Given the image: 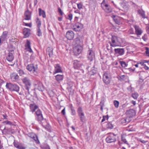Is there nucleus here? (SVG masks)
Segmentation results:
<instances>
[{"mask_svg":"<svg viewBox=\"0 0 149 149\" xmlns=\"http://www.w3.org/2000/svg\"><path fill=\"white\" fill-rule=\"evenodd\" d=\"M10 77L12 81H15L19 79V77L17 74L15 73L10 74Z\"/></svg>","mask_w":149,"mask_h":149,"instance_id":"a211bd4d","label":"nucleus"},{"mask_svg":"<svg viewBox=\"0 0 149 149\" xmlns=\"http://www.w3.org/2000/svg\"><path fill=\"white\" fill-rule=\"evenodd\" d=\"M5 123L6 124H11V122L10 121L7 120L6 121H5Z\"/></svg>","mask_w":149,"mask_h":149,"instance_id":"774afa93","label":"nucleus"},{"mask_svg":"<svg viewBox=\"0 0 149 149\" xmlns=\"http://www.w3.org/2000/svg\"><path fill=\"white\" fill-rule=\"evenodd\" d=\"M140 141H141V143H146L148 141H145L144 140H140Z\"/></svg>","mask_w":149,"mask_h":149,"instance_id":"0e129e2a","label":"nucleus"},{"mask_svg":"<svg viewBox=\"0 0 149 149\" xmlns=\"http://www.w3.org/2000/svg\"><path fill=\"white\" fill-rule=\"evenodd\" d=\"M116 140V135L113 133L110 134L106 139V142L108 143L115 142Z\"/></svg>","mask_w":149,"mask_h":149,"instance_id":"0eeeda50","label":"nucleus"},{"mask_svg":"<svg viewBox=\"0 0 149 149\" xmlns=\"http://www.w3.org/2000/svg\"><path fill=\"white\" fill-rule=\"evenodd\" d=\"M120 64L121 66L123 68L125 69H127V66L128 65L124 61H120Z\"/></svg>","mask_w":149,"mask_h":149,"instance_id":"473e14b6","label":"nucleus"},{"mask_svg":"<svg viewBox=\"0 0 149 149\" xmlns=\"http://www.w3.org/2000/svg\"><path fill=\"white\" fill-rule=\"evenodd\" d=\"M111 80V76L109 74L107 73H105L103 76V81L106 85L109 84Z\"/></svg>","mask_w":149,"mask_h":149,"instance_id":"423d86ee","label":"nucleus"},{"mask_svg":"<svg viewBox=\"0 0 149 149\" xmlns=\"http://www.w3.org/2000/svg\"><path fill=\"white\" fill-rule=\"evenodd\" d=\"M30 137L33 138L36 143L38 144L40 143V141L38 139L37 136L36 134H33L31 135Z\"/></svg>","mask_w":149,"mask_h":149,"instance_id":"393cba45","label":"nucleus"},{"mask_svg":"<svg viewBox=\"0 0 149 149\" xmlns=\"http://www.w3.org/2000/svg\"><path fill=\"white\" fill-rule=\"evenodd\" d=\"M36 34L37 35L39 36H42V33L41 31V30L40 29V27L37 28Z\"/></svg>","mask_w":149,"mask_h":149,"instance_id":"72a5a7b5","label":"nucleus"},{"mask_svg":"<svg viewBox=\"0 0 149 149\" xmlns=\"http://www.w3.org/2000/svg\"><path fill=\"white\" fill-rule=\"evenodd\" d=\"M114 51L116 54H118L120 55H122L124 53V49L123 48L115 49Z\"/></svg>","mask_w":149,"mask_h":149,"instance_id":"dca6fc26","label":"nucleus"},{"mask_svg":"<svg viewBox=\"0 0 149 149\" xmlns=\"http://www.w3.org/2000/svg\"><path fill=\"white\" fill-rule=\"evenodd\" d=\"M58 13L60 14L61 15H62L63 14V13L62 12L61 8L60 7H58Z\"/></svg>","mask_w":149,"mask_h":149,"instance_id":"864d4df0","label":"nucleus"},{"mask_svg":"<svg viewBox=\"0 0 149 149\" xmlns=\"http://www.w3.org/2000/svg\"><path fill=\"white\" fill-rule=\"evenodd\" d=\"M138 64H141L142 65L144 66L145 64H144V63L143 61H142L140 63H138Z\"/></svg>","mask_w":149,"mask_h":149,"instance_id":"338daca9","label":"nucleus"},{"mask_svg":"<svg viewBox=\"0 0 149 149\" xmlns=\"http://www.w3.org/2000/svg\"><path fill=\"white\" fill-rule=\"evenodd\" d=\"M97 72V69L95 68L94 67L92 68L89 74L91 75H94Z\"/></svg>","mask_w":149,"mask_h":149,"instance_id":"c85d7f7f","label":"nucleus"},{"mask_svg":"<svg viewBox=\"0 0 149 149\" xmlns=\"http://www.w3.org/2000/svg\"><path fill=\"white\" fill-rule=\"evenodd\" d=\"M142 38L143 39V40L146 41L148 39L147 38V35L145 34L142 37Z\"/></svg>","mask_w":149,"mask_h":149,"instance_id":"5fc2aeb1","label":"nucleus"},{"mask_svg":"<svg viewBox=\"0 0 149 149\" xmlns=\"http://www.w3.org/2000/svg\"><path fill=\"white\" fill-rule=\"evenodd\" d=\"M63 77L64 76L63 75L58 74L55 76L56 79L58 82L62 80Z\"/></svg>","mask_w":149,"mask_h":149,"instance_id":"a878e982","label":"nucleus"},{"mask_svg":"<svg viewBox=\"0 0 149 149\" xmlns=\"http://www.w3.org/2000/svg\"><path fill=\"white\" fill-rule=\"evenodd\" d=\"M146 29L147 33L149 34V25L147 26Z\"/></svg>","mask_w":149,"mask_h":149,"instance_id":"052dcab7","label":"nucleus"},{"mask_svg":"<svg viewBox=\"0 0 149 149\" xmlns=\"http://www.w3.org/2000/svg\"><path fill=\"white\" fill-rule=\"evenodd\" d=\"M88 58L90 61H92L95 58V54L94 52L91 49H89L88 52Z\"/></svg>","mask_w":149,"mask_h":149,"instance_id":"9d476101","label":"nucleus"},{"mask_svg":"<svg viewBox=\"0 0 149 149\" xmlns=\"http://www.w3.org/2000/svg\"><path fill=\"white\" fill-rule=\"evenodd\" d=\"M81 121L82 122H84L85 121V117L84 115L79 116Z\"/></svg>","mask_w":149,"mask_h":149,"instance_id":"ea45409f","label":"nucleus"},{"mask_svg":"<svg viewBox=\"0 0 149 149\" xmlns=\"http://www.w3.org/2000/svg\"><path fill=\"white\" fill-rule=\"evenodd\" d=\"M77 6L78 8L79 9H80L81 8H82V5L81 4L79 3H77Z\"/></svg>","mask_w":149,"mask_h":149,"instance_id":"6e6d98bb","label":"nucleus"},{"mask_svg":"<svg viewBox=\"0 0 149 149\" xmlns=\"http://www.w3.org/2000/svg\"><path fill=\"white\" fill-rule=\"evenodd\" d=\"M19 143H20L17 142H14L13 143L14 146L15 147L17 148Z\"/></svg>","mask_w":149,"mask_h":149,"instance_id":"8fccbe9b","label":"nucleus"},{"mask_svg":"<svg viewBox=\"0 0 149 149\" xmlns=\"http://www.w3.org/2000/svg\"><path fill=\"white\" fill-rule=\"evenodd\" d=\"M111 42L110 43L111 46L112 47L120 46L121 45L122 40L115 36H112L111 38Z\"/></svg>","mask_w":149,"mask_h":149,"instance_id":"f03ea898","label":"nucleus"},{"mask_svg":"<svg viewBox=\"0 0 149 149\" xmlns=\"http://www.w3.org/2000/svg\"><path fill=\"white\" fill-rule=\"evenodd\" d=\"M126 114L128 117L130 118L132 117L135 115V112L133 109H130L127 111Z\"/></svg>","mask_w":149,"mask_h":149,"instance_id":"4468645a","label":"nucleus"},{"mask_svg":"<svg viewBox=\"0 0 149 149\" xmlns=\"http://www.w3.org/2000/svg\"><path fill=\"white\" fill-rule=\"evenodd\" d=\"M104 10L107 13H110L111 11V9L109 7L108 8H105Z\"/></svg>","mask_w":149,"mask_h":149,"instance_id":"c03bdc74","label":"nucleus"},{"mask_svg":"<svg viewBox=\"0 0 149 149\" xmlns=\"http://www.w3.org/2000/svg\"><path fill=\"white\" fill-rule=\"evenodd\" d=\"M144 66V68L146 70H148L149 69V68L147 66L146 64H145L143 66Z\"/></svg>","mask_w":149,"mask_h":149,"instance_id":"69168bd1","label":"nucleus"},{"mask_svg":"<svg viewBox=\"0 0 149 149\" xmlns=\"http://www.w3.org/2000/svg\"><path fill=\"white\" fill-rule=\"evenodd\" d=\"M36 23L37 25V28L40 27L41 25V23L40 20L38 18H37Z\"/></svg>","mask_w":149,"mask_h":149,"instance_id":"58836bf2","label":"nucleus"},{"mask_svg":"<svg viewBox=\"0 0 149 149\" xmlns=\"http://www.w3.org/2000/svg\"><path fill=\"white\" fill-rule=\"evenodd\" d=\"M23 34L25 37H27L30 34V30L28 28H24L23 29Z\"/></svg>","mask_w":149,"mask_h":149,"instance_id":"412c9836","label":"nucleus"},{"mask_svg":"<svg viewBox=\"0 0 149 149\" xmlns=\"http://www.w3.org/2000/svg\"><path fill=\"white\" fill-rule=\"evenodd\" d=\"M26 147L23 146V145L20 143L19 145L18 146L17 148L19 149H26Z\"/></svg>","mask_w":149,"mask_h":149,"instance_id":"79ce46f5","label":"nucleus"},{"mask_svg":"<svg viewBox=\"0 0 149 149\" xmlns=\"http://www.w3.org/2000/svg\"><path fill=\"white\" fill-rule=\"evenodd\" d=\"M106 127L107 128L109 129H111L113 127V125L111 123H108Z\"/></svg>","mask_w":149,"mask_h":149,"instance_id":"c9c22d12","label":"nucleus"},{"mask_svg":"<svg viewBox=\"0 0 149 149\" xmlns=\"http://www.w3.org/2000/svg\"><path fill=\"white\" fill-rule=\"evenodd\" d=\"M128 120V118H126L125 119H123L121 120V123L123 124H124L125 123H128L130 122V120L127 121Z\"/></svg>","mask_w":149,"mask_h":149,"instance_id":"4c0bfd02","label":"nucleus"},{"mask_svg":"<svg viewBox=\"0 0 149 149\" xmlns=\"http://www.w3.org/2000/svg\"><path fill=\"white\" fill-rule=\"evenodd\" d=\"M77 112L78 113L79 116H83V115H84V113L83 112L82 109L81 107H79L78 108Z\"/></svg>","mask_w":149,"mask_h":149,"instance_id":"bb28decb","label":"nucleus"},{"mask_svg":"<svg viewBox=\"0 0 149 149\" xmlns=\"http://www.w3.org/2000/svg\"><path fill=\"white\" fill-rule=\"evenodd\" d=\"M126 79V76L125 75H122L120 77V79L121 80H124Z\"/></svg>","mask_w":149,"mask_h":149,"instance_id":"3c124183","label":"nucleus"},{"mask_svg":"<svg viewBox=\"0 0 149 149\" xmlns=\"http://www.w3.org/2000/svg\"><path fill=\"white\" fill-rule=\"evenodd\" d=\"M25 47H26L25 49L27 51H29V52H33V51L31 47L30 42L28 40H27L26 42L25 45Z\"/></svg>","mask_w":149,"mask_h":149,"instance_id":"f3484780","label":"nucleus"},{"mask_svg":"<svg viewBox=\"0 0 149 149\" xmlns=\"http://www.w3.org/2000/svg\"><path fill=\"white\" fill-rule=\"evenodd\" d=\"M24 19L26 20H29L31 19V12L28 10L26 11L24 13Z\"/></svg>","mask_w":149,"mask_h":149,"instance_id":"2eb2a0df","label":"nucleus"},{"mask_svg":"<svg viewBox=\"0 0 149 149\" xmlns=\"http://www.w3.org/2000/svg\"><path fill=\"white\" fill-rule=\"evenodd\" d=\"M26 69L29 71L30 72L32 71L34 73L37 70V65H36L35 66H34L33 64H29L27 66Z\"/></svg>","mask_w":149,"mask_h":149,"instance_id":"1a4fd4ad","label":"nucleus"},{"mask_svg":"<svg viewBox=\"0 0 149 149\" xmlns=\"http://www.w3.org/2000/svg\"><path fill=\"white\" fill-rule=\"evenodd\" d=\"M38 10L40 16L42 15L43 18H45L46 17V15L45 12L44 11L42 10L41 8H39L38 9Z\"/></svg>","mask_w":149,"mask_h":149,"instance_id":"7c9ffc66","label":"nucleus"},{"mask_svg":"<svg viewBox=\"0 0 149 149\" xmlns=\"http://www.w3.org/2000/svg\"><path fill=\"white\" fill-rule=\"evenodd\" d=\"M113 104L115 107L118 108L119 107V101L117 100H114L113 101Z\"/></svg>","mask_w":149,"mask_h":149,"instance_id":"e433bc0d","label":"nucleus"},{"mask_svg":"<svg viewBox=\"0 0 149 149\" xmlns=\"http://www.w3.org/2000/svg\"><path fill=\"white\" fill-rule=\"evenodd\" d=\"M38 89L40 91H42L43 89L42 84L40 81H38L37 84H36Z\"/></svg>","mask_w":149,"mask_h":149,"instance_id":"b1692460","label":"nucleus"},{"mask_svg":"<svg viewBox=\"0 0 149 149\" xmlns=\"http://www.w3.org/2000/svg\"><path fill=\"white\" fill-rule=\"evenodd\" d=\"M122 141L123 142H124L125 143L129 145V143H127V141H126V139L124 138L123 137H121Z\"/></svg>","mask_w":149,"mask_h":149,"instance_id":"de8ad7c7","label":"nucleus"},{"mask_svg":"<svg viewBox=\"0 0 149 149\" xmlns=\"http://www.w3.org/2000/svg\"><path fill=\"white\" fill-rule=\"evenodd\" d=\"M14 52L12 51L11 52H9L8 53V55L6 57V58L8 61L11 63L10 64H8V65L13 66L15 64V62H12L14 59Z\"/></svg>","mask_w":149,"mask_h":149,"instance_id":"39448f33","label":"nucleus"},{"mask_svg":"<svg viewBox=\"0 0 149 149\" xmlns=\"http://www.w3.org/2000/svg\"><path fill=\"white\" fill-rule=\"evenodd\" d=\"M24 25L26 26H29L30 27H31V23L28 24L24 22Z\"/></svg>","mask_w":149,"mask_h":149,"instance_id":"13d9d810","label":"nucleus"},{"mask_svg":"<svg viewBox=\"0 0 149 149\" xmlns=\"http://www.w3.org/2000/svg\"><path fill=\"white\" fill-rule=\"evenodd\" d=\"M146 51L145 52L146 56H149V49L148 47H146Z\"/></svg>","mask_w":149,"mask_h":149,"instance_id":"a18cd8bd","label":"nucleus"},{"mask_svg":"<svg viewBox=\"0 0 149 149\" xmlns=\"http://www.w3.org/2000/svg\"><path fill=\"white\" fill-rule=\"evenodd\" d=\"M65 108H64L61 111V113L63 115H65Z\"/></svg>","mask_w":149,"mask_h":149,"instance_id":"e2e57ef3","label":"nucleus"},{"mask_svg":"<svg viewBox=\"0 0 149 149\" xmlns=\"http://www.w3.org/2000/svg\"><path fill=\"white\" fill-rule=\"evenodd\" d=\"M138 96V94L136 93H132V96L134 99H137Z\"/></svg>","mask_w":149,"mask_h":149,"instance_id":"a19ab883","label":"nucleus"},{"mask_svg":"<svg viewBox=\"0 0 149 149\" xmlns=\"http://www.w3.org/2000/svg\"><path fill=\"white\" fill-rule=\"evenodd\" d=\"M74 36V32L71 31H69L66 34V37L68 39L71 40L72 39Z\"/></svg>","mask_w":149,"mask_h":149,"instance_id":"ddd939ff","label":"nucleus"},{"mask_svg":"<svg viewBox=\"0 0 149 149\" xmlns=\"http://www.w3.org/2000/svg\"><path fill=\"white\" fill-rule=\"evenodd\" d=\"M75 41L77 45H81L82 46L83 40L79 38H76L75 39Z\"/></svg>","mask_w":149,"mask_h":149,"instance_id":"cd10ccee","label":"nucleus"},{"mask_svg":"<svg viewBox=\"0 0 149 149\" xmlns=\"http://www.w3.org/2000/svg\"><path fill=\"white\" fill-rule=\"evenodd\" d=\"M18 73L20 76H22L25 74L24 71L22 70H19L18 71Z\"/></svg>","mask_w":149,"mask_h":149,"instance_id":"37998d69","label":"nucleus"},{"mask_svg":"<svg viewBox=\"0 0 149 149\" xmlns=\"http://www.w3.org/2000/svg\"><path fill=\"white\" fill-rule=\"evenodd\" d=\"M99 105L100 107V109L102 111H103V106L104 105V103H102V102H100V104H99Z\"/></svg>","mask_w":149,"mask_h":149,"instance_id":"09e8293b","label":"nucleus"},{"mask_svg":"<svg viewBox=\"0 0 149 149\" xmlns=\"http://www.w3.org/2000/svg\"><path fill=\"white\" fill-rule=\"evenodd\" d=\"M5 83V81L3 80L0 79V86H1V85L4 83Z\"/></svg>","mask_w":149,"mask_h":149,"instance_id":"680f3d73","label":"nucleus"},{"mask_svg":"<svg viewBox=\"0 0 149 149\" xmlns=\"http://www.w3.org/2000/svg\"><path fill=\"white\" fill-rule=\"evenodd\" d=\"M22 81L25 85V89L28 91L29 93V90L31 86V81L27 77H24L22 79Z\"/></svg>","mask_w":149,"mask_h":149,"instance_id":"7ed1b4c3","label":"nucleus"},{"mask_svg":"<svg viewBox=\"0 0 149 149\" xmlns=\"http://www.w3.org/2000/svg\"><path fill=\"white\" fill-rule=\"evenodd\" d=\"M113 19L116 23L118 24H120V19L119 17H116L115 16H113Z\"/></svg>","mask_w":149,"mask_h":149,"instance_id":"2f4dec72","label":"nucleus"},{"mask_svg":"<svg viewBox=\"0 0 149 149\" xmlns=\"http://www.w3.org/2000/svg\"><path fill=\"white\" fill-rule=\"evenodd\" d=\"M71 111H72V115H75V111L74 110V109H71Z\"/></svg>","mask_w":149,"mask_h":149,"instance_id":"bf43d9fd","label":"nucleus"},{"mask_svg":"<svg viewBox=\"0 0 149 149\" xmlns=\"http://www.w3.org/2000/svg\"><path fill=\"white\" fill-rule=\"evenodd\" d=\"M108 119V116H104L103 117V118L102 120V122H103L106 119Z\"/></svg>","mask_w":149,"mask_h":149,"instance_id":"603ef678","label":"nucleus"},{"mask_svg":"<svg viewBox=\"0 0 149 149\" xmlns=\"http://www.w3.org/2000/svg\"><path fill=\"white\" fill-rule=\"evenodd\" d=\"M31 111L32 112L35 111L36 109L38 108V106L36 105L35 104H31L30 105Z\"/></svg>","mask_w":149,"mask_h":149,"instance_id":"5701e85b","label":"nucleus"},{"mask_svg":"<svg viewBox=\"0 0 149 149\" xmlns=\"http://www.w3.org/2000/svg\"><path fill=\"white\" fill-rule=\"evenodd\" d=\"M82 49L81 45H77L73 48V52L75 55H77L81 53Z\"/></svg>","mask_w":149,"mask_h":149,"instance_id":"6e6552de","label":"nucleus"},{"mask_svg":"<svg viewBox=\"0 0 149 149\" xmlns=\"http://www.w3.org/2000/svg\"><path fill=\"white\" fill-rule=\"evenodd\" d=\"M54 74L57 73L62 72L61 68L59 64H56L54 66Z\"/></svg>","mask_w":149,"mask_h":149,"instance_id":"6ab92c4d","label":"nucleus"},{"mask_svg":"<svg viewBox=\"0 0 149 149\" xmlns=\"http://www.w3.org/2000/svg\"><path fill=\"white\" fill-rule=\"evenodd\" d=\"M36 119L42 126H45L46 123V119L43 117L42 111L39 109H38L35 113Z\"/></svg>","mask_w":149,"mask_h":149,"instance_id":"f257e3e1","label":"nucleus"},{"mask_svg":"<svg viewBox=\"0 0 149 149\" xmlns=\"http://www.w3.org/2000/svg\"><path fill=\"white\" fill-rule=\"evenodd\" d=\"M128 105V104L127 103H125L123 104L122 105V107L123 109L127 107V105Z\"/></svg>","mask_w":149,"mask_h":149,"instance_id":"4d7b16f0","label":"nucleus"},{"mask_svg":"<svg viewBox=\"0 0 149 149\" xmlns=\"http://www.w3.org/2000/svg\"><path fill=\"white\" fill-rule=\"evenodd\" d=\"M134 28L135 30L136 34L138 35H141L142 32L141 29L137 25H135Z\"/></svg>","mask_w":149,"mask_h":149,"instance_id":"4be33fe9","label":"nucleus"},{"mask_svg":"<svg viewBox=\"0 0 149 149\" xmlns=\"http://www.w3.org/2000/svg\"><path fill=\"white\" fill-rule=\"evenodd\" d=\"M73 64L74 68L75 69H79L81 68H82V67L84 66L82 63L77 60L74 61Z\"/></svg>","mask_w":149,"mask_h":149,"instance_id":"9b49d317","label":"nucleus"},{"mask_svg":"<svg viewBox=\"0 0 149 149\" xmlns=\"http://www.w3.org/2000/svg\"><path fill=\"white\" fill-rule=\"evenodd\" d=\"M72 18V14L71 13H70L68 15V17H67V19L71 21Z\"/></svg>","mask_w":149,"mask_h":149,"instance_id":"49530a36","label":"nucleus"},{"mask_svg":"<svg viewBox=\"0 0 149 149\" xmlns=\"http://www.w3.org/2000/svg\"><path fill=\"white\" fill-rule=\"evenodd\" d=\"M6 87L7 88L11 91H14L18 92L19 90V87L17 85L15 84H13L11 83H7Z\"/></svg>","mask_w":149,"mask_h":149,"instance_id":"20e7f679","label":"nucleus"},{"mask_svg":"<svg viewBox=\"0 0 149 149\" xmlns=\"http://www.w3.org/2000/svg\"><path fill=\"white\" fill-rule=\"evenodd\" d=\"M138 13L143 18H146V17H145V12L142 10H138Z\"/></svg>","mask_w":149,"mask_h":149,"instance_id":"c756f323","label":"nucleus"},{"mask_svg":"<svg viewBox=\"0 0 149 149\" xmlns=\"http://www.w3.org/2000/svg\"><path fill=\"white\" fill-rule=\"evenodd\" d=\"M8 32L7 31H4L3 32V34L0 37V43H1V42H2L4 41L7 37Z\"/></svg>","mask_w":149,"mask_h":149,"instance_id":"aec40b11","label":"nucleus"},{"mask_svg":"<svg viewBox=\"0 0 149 149\" xmlns=\"http://www.w3.org/2000/svg\"><path fill=\"white\" fill-rule=\"evenodd\" d=\"M48 51V54L50 57L53 55V49L50 48H48L47 49V51Z\"/></svg>","mask_w":149,"mask_h":149,"instance_id":"f704fd0d","label":"nucleus"},{"mask_svg":"<svg viewBox=\"0 0 149 149\" xmlns=\"http://www.w3.org/2000/svg\"><path fill=\"white\" fill-rule=\"evenodd\" d=\"M73 27V29L74 31H79L83 28V25L81 24L78 22L76 23Z\"/></svg>","mask_w":149,"mask_h":149,"instance_id":"f8f14e48","label":"nucleus"}]
</instances>
